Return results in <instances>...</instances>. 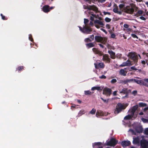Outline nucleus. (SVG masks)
<instances>
[{
	"instance_id": "nucleus-1",
	"label": "nucleus",
	"mask_w": 148,
	"mask_h": 148,
	"mask_svg": "<svg viewBox=\"0 0 148 148\" xmlns=\"http://www.w3.org/2000/svg\"><path fill=\"white\" fill-rule=\"evenodd\" d=\"M127 106L121 103H118L116 106V108L114 111L115 114H117L121 112L123 110H125Z\"/></svg>"
},
{
	"instance_id": "nucleus-2",
	"label": "nucleus",
	"mask_w": 148,
	"mask_h": 148,
	"mask_svg": "<svg viewBox=\"0 0 148 148\" xmlns=\"http://www.w3.org/2000/svg\"><path fill=\"white\" fill-rule=\"evenodd\" d=\"M128 56L134 61L135 64V65H136L138 60V56L136 53L135 52H129L128 55Z\"/></svg>"
},
{
	"instance_id": "nucleus-3",
	"label": "nucleus",
	"mask_w": 148,
	"mask_h": 148,
	"mask_svg": "<svg viewBox=\"0 0 148 148\" xmlns=\"http://www.w3.org/2000/svg\"><path fill=\"white\" fill-rule=\"evenodd\" d=\"M95 41L97 42H100L103 44H105L107 41V38L103 37L100 36H96L95 37Z\"/></svg>"
},
{
	"instance_id": "nucleus-4",
	"label": "nucleus",
	"mask_w": 148,
	"mask_h": 148,
	"mask_svg": "<svg viewBox=\"0 0 148 148\" xmlns=\"http://www.w3.org/2000/svg\"><path fill=\"white\" fill-rule=\"evenodd\" d=\"M123 10L125 12L130 14L133 13L134 11V9L130 5H127L124 7Z\"/></svg>"
},
{
	"instance_id": "nucleus-5",
	"label": "nucleus",
	"mask_w": 148,
	"mask_h": 148,
	"mask_svg": "<svg viewBox=\"0 0 148 148\" xmlns=\"http://www.w3.org/2000/svg\"><path fill=\"white\" fill-rule=\"evenodd\" d=\"M118 140H116L115 139L112 138L110 141L107 143V145L110 146H114L117 143Z\"/></svg>"
},
{
	"instance_id": "nucleus-6",
	"label": "nucleus",
	"mask_w": 148,
	"mask_h": 148,
	"mask_svg": "<svg viewBox=\"0 0 148 148\" xmlns=\"http://www.w3.org/2000/svg\"><path fill=\"white\" fill-rule=\"evenodd\" d=\"M112 90L110 88H105L103 90V94L107 96H110L112 93Z\"/></svg>"
},
{
	"instance_id": "nucleus-7",
	"label": "nucleus",
	"mask_w": 148,
	"mask_h": 148,
	"mask_svg": "<svg viewBox=\"0 0 148 148\" xmlns=\"http://www.w3.org/2000/svg\"><path fill=\"white\" fill-rule=\"evenodd\" d=\"M140 145L141 148H148V141L144 139L140 140Z\"/></svg>"
},
{
	"instance_id": "nucleus-8",
	"label": "nucleus",
	"mask_w": 148,
	"mask_h": 148,
	"mask_svg": "<svg viewBox=\"0 0 148 148\" xmlns=\"http://www.w3.org/2000/svg\"><path fill=\"white\" fill-rule=\"evenodd\" d=\"M92 31L91 28L89 27L88 26L85 25L83 27V33L88 34L90 33V32Z\"/></svg>"
},
{
	"instance_id": "nucleus-9",
	"label": "nucleus",
	"mask_w": 148,
	"mask_h": 148,
	"mask_svg": "<svg viewBox=\"0 0 148 148\" xmlns=\"http://www.w3.org/2000/svg\"><path fill=\"white\" fill-rule=\"evenodd\" d=\"M138 105H136L132 107L131 109L129 110L128 111L130 114H131L134 116V113L136 112V110L138 109Z\"/></svg>"
},
{
	"instance_id": "nucleus-10",
	"label": "nucleus",
	"mask_w": 148,
	"mask_h": 148,
	"mask_svg": "<svg viewBox=\"0 0 148 148\" xmlns=\"http://www.w3.org/2000/svg\"><path fill=\"white\" fill-rule=\"evenodd\" d=\"M103 60L106 63H110L111 59L109 58V55L107 54H105L103 55Z\"/></svg>"
},
{
	"instance_id": "nucleus-11",
	"label": "nucleus",
	"mask_w": 148,
	"mask_h": 148,
	"mask_svg": "<svg viewBox=\"0 0 148 148\" xmlns=\"http://www.w3.org/2000/svg\"><path fill=\"white\" fill-rule=\"evenodd\" d=\"M133 140L132 142L133 144L135 145H139L140 143V138L138 136L136 137H134L133 138Z\"/></svg>"
},
{
	"instance_id": "nucleus-12",
	"label": "nucleus",
	"mask_w": 148,
	"mask_h": 148,
	"mask_svg": "<svg viewBox=\"0 0 148 148\" xmlns=\"http://www.w3.org/2000/svg\"><path fill=\"white\" fill-rule=\"evenodd\" d=\"M94 65L95 68L97 69H98L99 68L103 69L105 66L104 64L102 62L99 63L98 64H97L95 63Z\"/></svg>"
},
{
	"instance_id": "nucleus-13",
	"label": "nucleus",
	"mask_w": 148,
	"mask_h": 148,
	"mask_svg": "<svg viewBox=\"0 0 148 148\" xmlns=\"http://www.w3.org/2000/svg\"><path fill=\"white\" fill-rule=\"evenodd\" d=\"M101 142L95 143L92 144V146L93 148H103Z\"/></svg>"
},
{
	"instance_id": "nucleus-14",
	"label": "nucleus",
	"mask_w": 148,
	"mask_h": 148,
	"mask_svg": "<svg viewBox=\"0 0 148 148\" xmlns=\"http://www.w3.org/2000/svg\"><path fill=\"white\" fill-rule=\"evenodd\" d=\"M92 50L95 54H98L100 56L103 55V53L99 50L97 48H92Z\"/></svg>"
},
{
	"instance_id": "nucleus-15",
	"label": "nucleus",
	"mask_w": 148,
	"mask_h": 148,
	"mask_svg": "<svg viewBox=\"0 0 148 148\" xmlns=\"http://www.w3.org/2000/svg\"><path fill=\"white\" fill-rule=\"evenodd\" d=\"M127 73V71H126V69L125 68L124 69H121L119 71V73L120 75L124 76L126 75Z\"/></svg>"
},
{
	"instance_id": "nucleus-16",
	"label": "nucleus",
	"mask_w": 148,
	"mask_h": 148,
	"mask_svg": "<svg viewBox=\"0 0 148 148\" xmlns=\"http://www.w3.org/2000/svg\"><path fill=\"white\" fill-rule=\"evenodd\" d=\"M134 82L137 83V84H139L140 85L145 86V82H144L143 80H138L137 79H135L134 80Z\"/></svg>"
},
{
	"instance_id": "nucleus-17",
	"label": "nucleus",
	"mask_w": 148,
	"mask_h": 148,
	"mask_svg": "<svg viewBox=\"0 0 148 148\" xmlns=\"http://www.w3.org/2000/svg\"><path fill=\"white\" fill-rule=\"evenodd\" d=\"M49 6L48 5H46L42 7V10L45 13H48L50 11Z\"/></svg>"
},
{
	"instance_id": "nucleus-18",
	"label": "nucleus",
	"mask_w": 148,
	"mask_h": 148,
	"mask_svg": "<svg viewBox=\"0 0 148 148\" xmlns=\"http://www.w3.org/2000/svg\"><path fill=\"white\" fill-rule=\"evenodd\" d=\"M131 144V143L129 141H124L121 143V145L123 147H127L130 145Z\"/></svg>"
},
{
	"instance_id": "nucleus-19",
	"label": "nucleus",
	"mask_w": 148,
	"mask_h": 148,
	"mask_svg": "<svg viewBox=\"0 0 148 148\" xmlns=\"http://www.w3.org/2000/svg\"><path fill=\"white\" fill-rule=\"evenodd\" d=\"M108 53L110 55V57L112 59H115L116 58L115 53L112 50H108Z\"/></svg>"
},
{
	"instance_id": "nucleus-20",
	"label": "nucleus",
	"mask_w": 148,
	"mask_h": 148,
	"mask_svg": "<svg viewBox=\"0 0 148 148\" xmlns=\"http://www.w3.org/2000/svg\"><path fill=\"white\" fill-rule=\"evenodd\" d=\"M104 115V113L101 110H97L96 114V116L97 117L99 116H102Z\"/></svg>"
},
{
	"instance_id": "nucleus-21",
	"label": "nucleus",
	"mask_w": 148,
	"mask_h": 148,
	"mask_svg": "<svg viewBox=\"0 0 148 148\" xmlns=\"http://www.w3.org/2000/svg\"><path fill=\"white\" fill-rule=\"evenodd\" d=\"M86 45L88 49H89L95 46L94 43L93 42H90L89 43L86 44Z\"/></svg>"
},
{
	"instance_id": "nucleus-22",
	"label": "nucleus",
	"mask_w": 148,
	"mask_h": 148,
	"mask_svg": "<svg viewBox=\"0 0 148 148\" xmlns=\"http://www.w3.org/2000/svg\"><path fill=\"white\" fill-rule=\"evenodd\" d=\"M119 92L121 93H123L125 94L126 95H127L129 93L127 88H123L121 90H119Z\"/></svg>"
},
{
	"instance_id": "nucleus-23",
	"label": "nucleus",
	"mask_w": 148,
	"mask_h": 148,
	"mask_svg": "<svg viewBox=\"0 0 148 148\" xmlns=\"http://www.w3.org/2000/svg\"><path fill=\"white\" fill-rule=\"evenodd\" d=\"M131 62L130 61L128 60L126 62H123L121 65L122 66H129L131 64Z\"/></svg>"
},
{
	"instance_id": "nucleus-24",
	"label": "nucleus",
	"mask_w": 148,
	"mask_h": 148,
	"mask_svg": "<svg viewBox=\"0 0 148 148\" xmlns=\"http://www.w3.org/2000/svg\"><path fill=\"white\" fill-rule=\"evenodd\" d=\"M90 10H92L95 12H97L98 10V8L96 6L93 5H90Z\"/></svg>"
},
{
	"instance_id": "nucleus-25",
	"label": "nucleus",
	"mask_w": 148,
	"mask_h": 148,
	"mask_svg": "<svg viewBox=\"0 0 148 148\" xmlns=\"http://www.w3.org/2000/svg\"><path fill=\"white\" fill-rule=\"evenodd\" d=\"M94 24H99L102 26H104V24L103 23L102 21L98 20H95L94 22Z\"/></svg>"
},
{
	"instance_id": "nucleus-26",
	"label": "nucleus",
	"mask_w": 148,
	"mask_h": 148,
	"mask_svg": "<svg viewBox=\"0 0 148 148\" xmlns=\"http://www.w3.org/2000/svg\"><path fill=\"white\" fill-rule=\"evenodd\" d=\"M136 131L137 133H141L143 132V128L142 127L140 126L136 128Z\"/></svg>"
},
{
	"instance_id": "nucleus-27",
	"label": "nucleus",
	"mask_w": 148,
	"mask_h": 148,
	"mask_svg": "<svg viewBox=\"0 0 148 148\" xmlns=\"http://www.w3.org/2000/svg\"><path fill=\"white\" fill-rule=\"evenodd\" d=\"M133 116L130 114H129L125 116L124 118V119L126 120H130L132 118Z\"/></svg>"
},
{
	"instance_id": "nucleus-28",
	"label": "nucleus",
	"mask_w": 148,
	"mask_h": 148,
	"mask_svg": "<svg viewBox=\"0 0 148 148\" xmlns=\"http://www.w3.org/2000/svg\"><path fill=\"white\" fill-rule=\"evenodd\" d=\"M92 90H101L102 89L101 88V87L100 86H94L92 87L91 88Z\"/></svg>"
},
{
	"instance_id": "nucleus-29",
	"label": "nucleus",
	"mask_w": 148,
	"mask_h": 148,
	"mask_svg": "<svg viewBox=\"0 0 148 148\" xmlns=\"http://www.w3.org/2000/svg\"><path fill=\"white\" fill-rule=\"evenodd\" d=\"M24 67L23 66H19L16 69V71H17L18 72H20L22 70H24Z\"/></svg>"
},
{
	"instance_id": "nucleus-30",
	"label": "nucleus",
	"mask_w": 148,
	"mask_h": 148,
	"mask_svg": "<svg viewBox=\"0 0 148 148\" xmlns=\"http://www.w3.org/2000/svg\"><path fill=\"white\" fill-rule=\"evenodd\" d=\"M139 106L140 107H144L147 106V104L145 103L140 102L138 104Z\"/></svg>"
},
{
	"instance_id": "nucleus-31",
	"label": "nucleus",
	"mask_w": 148,
	"mask_h": 148,
	"mask_svg": "<svg viewBox=\"0 0 148 148\" xmlns=\"http://www.w3.org/2000/svg\"><path fill=\"white\" fill-rule=\"evenodd\" d=\"M85 42H91L92 41L90 39V38H86L84 40Z\"/></svg>"
},
{
	"instance_id": "nucleus-32",
	"label": "nucleus",
	"mask_w": 148,
	"mask_h": 148,
	"mask_svg": "<svg viewBox=\"0 0 148 148\" xmlns=\"http://www.w3.org/2000/svg\"><path fill=\"white\" fill-rule=\"evenodd\" d=\"M85 113V111L84 110H81L79 111L78 113V115L79 116H81L82 115L84 114Z\"/></svg>"
},
{
	"instance_id": "nucleus-33",
	"label": "nucleus",
	"mask_w": 148,
	"mask_h": 148,
	"mask_svg": "<svg viewBox=\"0 0 148 148\" xmlns=\"http://www.w3.org/2000/svg\"><path fill=\"white\" fill-rule=\"evenodd\" d=\"M100 99L103 101L104 103H108V101L110 99H105L102 97H101Z\"/></svg>"
},
{
	"instance_id": "nucleus-34",
	"label": "nucleus",
	"mask_w": 148,
	"mask_h": 148,
	"mask_svg": "<svg viewBox=\"0 0 148 148\" xmlns=\"http://www.w3.org/2000/svg\"><path fill=\"white\" fill-rule=\"evenodd\" d=\"M0 15L2 19L3 20H7L8 19V17H5V16L3 15L2 14H1Z\"/></svg>"
},
{
	"instance_id": "nucleus-35",
	"label": "nucleus",
	"mask_w": 148,
	"mask_h": 148,
	"mask_svg": "<svg viewBox=\"0 0 148 148\" xmlns=\"http://www.w3.org/2000/svg\"><path fill=\"white\" fill-rule=\"evenodd\" d=\"M91 92L90 90H85L84 91V94L86 95H90Z\"/></svg>"
},
{
	"instance_id": "nucleus-36",
	"label": "nucleus",
	"mask_w": 148,
	"mask_h": 148,
	"mask_svg": "<svg viewBox=\"0 0 148 148\" xmlns=\"http://www.w3.org/2000/svg\"><path fill=\"white\" fill-rule=\"evenodd\" d=\"M96 109L95 108H93L92 110L90 112V113L92 114H95L96 112Z\"/></svg>"
},
{
	"instance_id": "nucleus-37",
	"label": "nucleus",
	"mask_w": 148,
	"mask_h": 148,
	"mask_svg": "<svg viewBox=\"0 0 148 148\" xmlns=\"http://www.w3.org/2000/svg\"><path fill=\"white\" fill-rule=\"evenodd\" d=\"M121 83L122 84H126L128 83L127 79L125 80H122L121 81Z\"/></svg>"
},
{
	"instance_id": "nucleus-38",
	"label": "nucleus",
	"mask_w": 148,
	"mask_h": 148,
	"mask_svg": "<svg viewBox=\"0 0 148 148\" xmlns=\"http://www.w3.org/2000/svg\"><path fill=\"white\" fill-rule=\"evenodd\" d=\"M141 120L144 123L148 122V119H145L143 118H142L141 119Z\"/></svg>"
},
{
	"instance_id": "nucleus-39",
	"label": "nucleus",
	"mask_w": 148,
	"mask_h": 148,
	"mask_svg": "<svg viewBox=\"0 0 148 148\" xmlns=\"http://www.w3.org/2000/svg\"><path fill=\"white\" fill-rule=\"evenodd\" d=\"M105 20L106 22H110L111 21V19L108 17H106L105 18Z\"/></svg>"
},
{
	"instance_id": "nucleus-40",
	"label": "nucleus",
	"mask_w": 148,
	"mask_h": 148,
	"mask_svg": "<svg viewBox=\"0 0 148 148\" xmlns=\"http://www.w3.org/2000/svg\"><path fill=\"white\" fill-rule=\"evenodd\" d=\"M144 133L146 135H148V128H146L145 129Z\"/></svg>"
},
{
	"instance_id": "nucleus-41",
	"label": "nucleus",
	"mask_w": 148,
	"mask_h": 148,
	"mask_svg": "<svg viewBox=\"0 0 148 148\" xmlns=\"http://www.w3.org/2000/svg\"><path fill=\"white\" fill-rule=\"evenodd\" d=\"M125 5L124 4H120L119 5V7L120 9H121L123 8L124 7H125Z\"/></svg>"
},
{
	"instance_id": "nucleus-42",
	"label": "nucleus",
	"mask_w": 148,
	"mask_h": 148,
	"mask_svg": "<svg viewBox=\"0 0 148 148\" xmlns=\"http://www.w3.org/2000/svg\"><path fill=\"white\" fill-rule=\"evenodd\" d=\"M118 7L117 6L116 7H115L114 8V9L113 10V11L114 12H115V13H116L117 12H118Z\"/></svg>"
},
{
	"instance_id": "nucleus-43",
	"label": "nucleus",
	"mask_w": 148,
	"mask_h": 148,
	"mask_svg": "<svg viewBox=\"0 0 148 148\" xmlns=\"http://www.w3.org/2000/svg\"><path fill=\"white\" fill-rule=\"evenodd\" d=\"M29 40L32 42L34 41V40L32 38V36L31 34L29 35Z\"/></svg>"
},
{
	"instance_id": "nucleus-44",
	"label": "nucleus",
	"mask_w": 148,
	"mask_h": 148,
	"mask_svg": "<svg viewBox=\"0 0 148 148\" xmlns=\"http://www.w3.org/2000/svg\"><path fill=\"white\" fill-rule=\"evenodd\" d=\"M84 23L85 25H86V24L88 23L89 21L86 18H84Z\"/></svg>"
},
{
	"instance_id": "nucleus-45",
	"label": "nucleus",
	"mask_w": 148,
	"mask_h": 148,
	"mask_svg": "<svg viewBox=\"0 0 148 148\" xmlns=\"http://www.w3.org/2000/svg\"><path fill=\"white\" fill-rule=\"evenodd\" d=\"M134 38H136L137 39H138V37L135 34H132L131 35Z\"/></svg>"
},
{
	"instance_id": "nucleus-46",
	"label": "nucleus",
	"mask_w": 148,
	"mask_h": 148,
	"mask_svg": "<svg viewBox=\"0 0 148 148\" xmlns=\"http://www.w3.org/2000/svg\"><path fill=\"white\" fill-rule=\"evenodd\" d=\"M117 82V80L115 79H112L111 81V82L112 84H114Z\"/></svg>"
},
{
	"instance_id": "nucleus-47",
	"label": "nucleus",
	"mask_w": 148,
	"mask_h": 148,
	"mask_svg": "<svg viewBox=\"0 0 148 148\" xmlns=\"http://www.w3.org/2000/svg\"><path fill=\"white\" fill-rule=\"evenodd\" d=\"M89 38L92 41L94 40V38H95L94 35L92 34V35H90Z\"/></svg>"
},
{
	"instance_id": "nucleus-48",
	"label": "nucleus",
	"mask_w": 148,
	"mask_h": 148,
	"mask_svg": "<svg viewBox=\"0 0 148 148\" xmlns=\"http://www.w3.org/2000/svg\"><path fill=\"white\" fill-rule=\"evenodd\" d=\"M134 80H135V79H127L128 82V83H130V82H134Z\"/></svg>"
},
{
	"instance_id": "nucleus-49",
	"label": "nucleus",
	"mask_w": 148,
	"mask_h": 148,
	"mask_svg": "<svg viewBox=\"0 0 148 148\" xmlns=\"http://www.w3.org/2000/svg\"><path fill=\"white\" fill-rule=\"evenodd\" d=\"M143 11L142 10H138V12L137 13L139 14H143Z\"/></svg>"
},
{
	"instance_id": "nucleus-50",
	"label": "nucleus",
	"mask_w": 148,
	"mask_h": 148,
	"mask_svg": "<svg viewBox=\"0 0 148 148\" xmlns=\"http://www.w3.org/2000/svg\"><path fill=\"white\" fill-rule=\"evenodd\" d=\"M137 92L136 90H134L132 92V94H133L134 96H135L137 93Z\"/></svg>"
},
{
	"instance_id": "nucleus-51",
	"label": "nucleus",
	"mask_w": 148,
	"mask_h": 148,
	"mask_svg": "<svg viewBox=\"0 0 148 148\" xmlns=\"http://www.w3.org/2000/svg\"><path fill=\"white\" fill-rule=\"evenodd\" d=\"M122 54H116V58H120L121 57Z\"/></svg>"
},
{
	"instance_id": "nucleus-52",
	"label": "nucleus",
	"mask_w": 148,
	"mask_h": 148,
	"mask_svg": "<svg viewBox=\"0 0 148 148\" xmlns=\"http://www.w3.org/2000/svg\"><path fill=\"white\" fill-rule=\"evenodd\" d=\"M99 78L101 79H106V76L104 75H102L101 76L99 77Z\"/></svg>"
},
{
	"instance_id": "nucleus-53",
	"label": "nucleus",
	"mask_w": 148,
	"mask_h": 148,
	"mask_svg": "<svg viewBox=\"0 0 148 148\" xmlns=\"http://www.w3.org/2000/svg\"><path fill=\"white\" fill-rule=\"evenodd\" d=\"M143 81H144V82L148 84V78L147 79H143Z\"/></svg>"
},
{
	"instance_id": "nucleus-54",
	"label": "nucleus",
	"mask_w": 148,
	"mask_h": 148,
	"mask_svg": "<svg viewBox=\"0 0 148 148\" xmlns=\"http://www.w3.org/2000/svg\"><path fill=\"white\" fill-rule=\"evenodd\" d=\"M123 26L125 28H128L129 26V25L127 24H124L123 25Z\"/></svg>"
},
{
	"instance_id": "nucleus-55",
	"label": "nucleus",
	"mask_w": 148,
	"mask_h": 148,
	"mask_svg": "<svg viewBox=\"0 0 148 148\" xmlns=\"http://www.w3.org/2000/svg\"><path fill=\"white\" fill-rule=\"evenodd\" d=\"M140 18L142 20H144V21H145L146 20V18H145L143 16H140Z\"/></svg>"
},
{
	"instance_id": "nucleus-56",
	"label": "nucleus",
	"mask_w": 148,
	"mask_h": 148,
	"mask_svg": "<svg viewBox=\"0 0 148 148\" xmlns=\"http://www.w3.org/2000/svg\"><path fill=\"white\" fill-rule=\"evenodd\" d=\"M100 29L102 31H103V32L105 33L106 34H107V32L106 31L105 29L102 28Z\"/></svg>"
},
{
	"instance_id": "nucleus-57",
	"label": "nucleus",
	"mask_w": 148,
	"mask_h": 148,
	"mask_svg": "<svg viewBox=\"0 0 148 148\" xmlns=\"http://www.w3.org/2000/svg\"><path fill=\"white\" fill-rule=\"evenodd\" d=\"M103 13L105 15H106L107 14H108V15L111 14L109 12H103Z\"/></svg>"
},
{
	"instance_id": "nucleus-58",
	"label": "nucleus",
	"mask_w": 148,
	"mask_h": 148,
	"mask_svg": "<svg viewBox=\"0 0 148 148\" xmlns=\"http://www.w3.org/2000/svg\"><path fill=\"white\" fill-rule=\"evenodd\" d=\"M130 68L132 70H137V69L134 66L131 67Z\"/></svg>"
},
{
	"instance_id": "nucleus-59",
	"label": "nucleus",
	"mask_w": 148,
	"mask_h": 148,
	"mask_svg": "<svg viewBox=\"0 0 148 148\" xmlns=\"http://www.w3.org/2000/svg\"><path fill=\"white\" fill-rule=\"evenodd\" d=\"M111 37L112 38H114L115 37V35L114 34H111Z\"/></svg>"
},
{
	"instance_id": "nucleus-60",
	"label": "nucleus",
	"mask_w": 148,
	"mask_h": 148,
	"mask_svg": "<svg viewBox=\"0 0 148 148\" xmlns=\"http://www.w3.org/2000/svg\"><path fill=\"white\" fill-rule=\"evenodd\" d=\"M148 110V107H145L143 109V111L144 112H145L147 110Z\"/></svg>"
},
{
	"instance_id": "nucleus-61",
	"label": "nucleus",
	"mask_w": 148,
	"mask_h": 148,
	"mask_svg": "<svg viewBox=\"0 0 148 148\" xmlns=\"http://www.w3.org/2000/svg\"><path fill=\"white\" fill-rule=\"evenodd\" d=\"M84 9H88L89 10H90V5H89V6H86L84 7Z\"/></svg>"
},
{
	"instance_id": "nucleus-62",
	"label": "nucleus",
	"mask_w": 148,
	"mask_h": 148,
	"mask_svg": "<svg viewBox=\"0 0 148 148\" xmlns=\"http://www.w3.org/2000/svg\"><path fill=\"white\" fill-rule=\"evenodd\" d=\"M106 26L108 29H110V25L109 24H106Z\"/></svg>"
},
{
	"instance_id": "nucleus-63",
	"label": "nucleus",
	"mask_w": 148,
	"mask_h": 148,
	"mask_svg": "<svg viewBox=\"0 0 148 148\" xmlns=\"http://www.w3.org/2000/svg\"><path fill=\"white\" fill-rule=\"evenodd\" d=\"M95 26L96 28H97L98 29L100 27L99 25H98L96 24H95Z\"/></svg>"
},
{
	"instance_id": "nucleus-64",
	"label": "nucleus",
	"mask_w": 148,
	"mask_h": 148,
	"mask_svg": "<svg viewBox=\"0 0 148 148\" xmlns=\"http://www.w3.org/2000/svg\"><path fill=\"white\" fill-rule=\"evenodd\" d=\"M98 45L100 46L102 48H104V46L101 44H99Z\"/></svg>"
}]
</instances>
